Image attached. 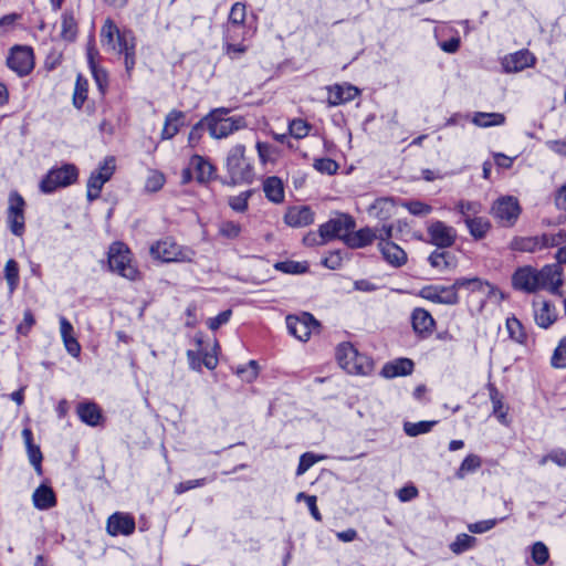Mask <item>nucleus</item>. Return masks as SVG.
<instances>
[{
    "instance_id": "nucleus-15",
    "label": "nucleus",
    "mask_w": 566,
    "mask_h": 566,
    "mask_svg": "<svg viewBox=\"0 0 566 566\" xmlns=\"http://www.w3.org/2000/svg\"><path fill=\"white\" fill-rule=\"evenodd\" d=\"M8 67L19 76L28 75L34 67L33 51L29 46H14L7 59Z\"/></svg>"
},
{
    "instance_id": "nucleus-6",
    "label": "nucleus",
    "mask_w": 566,
    "mask_h": 566,
    "mask_svg": "<svg viewBox=\"0 0 566 566\" xmlns=\"http://www.w3.org/2000/svg\"><path fill=\"white\" fill-rule=\"evenodd\" d=\"M108 265L113 272L132 281L139 275L129 249L122 242H115L109 247Z\"/></svg>"
},
{
    "instance_id": "nucleus-61",
    "label": "nucleus",
    "mask_w": 566,
    "mask_h": 566,
    "mask_svg": "<svg viewBox=\"0 0 566 566\" xmlns=\"http://www.w3.org/2000/svg\"><path fill=\"white\" fill-rule=\"evenodd\" d=\"M91 72H92V75L94 77V81L98 87V91L104 94L107 86H108V74L107 72L101 67V66H95L93 69H91Z\"/></svg>"
},
{
    "instance_id": "nucleus-57",
    "label": "nucleus",
    "mask_w": 566,
    "mask_h": 566,
    "mask_svg": "<svg viewBox=\"0 0 566 566\" xmlns=\"http://www.w3.org/2000/svg\"><path fill=\"white\" fill-rule=\"evenodd\" d=\"M310 128L311 126L303 119H293L289 125L290 134L296 139L306 137Z\"/></svg>"
},
{
    "instance_id": "nucleus-42",
    "label": "nucleus",
    "mask_w": 566,
    "mask_h": 566,
    "mask_svg": "<svg viewBox=\"0 0 566 566\" xmlns=\"http://www.w3.org/2000/svg\"><path fill=\"white\" fill-rule=\"evenodd\" d=\"M482 465V460L476 454H468L459 469L455 472V476L460 480L464 479L469 473L475 472Z\"/></svg>"
},
{
    "instance_id": "nucleus-36",
    "label": "nucleus",
    "mask_w": 566,
    "mask_h": 566,
    "mask_svg": "<svg viewBox=\"0 0 566 566\" xmlns=\"http://www.w3.org/2000/svg\"><path fill=\"white\" fill-rule=\"evenodd\" d=\"M77 415L84 423L91 427L97 426L102 419L101 409L94 402L80 403L77 406Z\"/></svg>"
},
{
    "instance_id": "nucleus-28",
    "label": "nucleus",
    "mask_w": 566,
    "mask_h": 566,
    "mask_svg": "<svg viewBox=\"0 0 566 566\" xmlns=\"http://www.w3.org/2000/svg\"><path fill=\"white\" fill-rule=\"evenodd\" d=\"M247 17V7L242 2H235L230 10L228 23L224 33L247 34L244 21Z\"/></svg>"
},
{
    "instance_id": "nucleus-44",
    "label": "nucleus",
    "mask_w": 566,
    "mask_h": 566,
    "mask_svg": "<svg viewBox=\"0 0 566 566\" xmlns=\"http://www.w3.org/2000/svg\"><path fill=\"white\" fill-rule=\"evenodd\" d=\"M88 93V81L82 74H78L75 82L73 93V105L76 108H81L87 98Z\"/></svg>"
},
{
    "instance_id": "nucleus-59",
    "label": "nucleus",
    "mask_w": 566,
    "mask_h": 566,
    "mask_svg": "<svg viewBox=\"0 0 566 566\" xmlns=\"http://www.w3.org/2000/svg\"><path fill=\"white\" fill-rule=\"evenodd\" d=\"M219 233L227 239H235L241 233V226L234 221H222L219 224Z\"/></svg>"
},
{
    "instance_id": "nucleus-8",
    "label": "nucleus",
    "mask_w": 566,
    "mask_h": 566,
    "mask_svg": "<svg viewBox=\"0 0 566 566\" xmlns=\"http://www.w3.org/2000/svg\"><path fill=\"white\" fill-rule=\"evenodd\" d=\"M78 177L77 168L72 164H65L59 168H52L40 182V190L43 193H52L56 189L67 187L75 182Z\"/></svg>"
},
{
    "instance_id": "nucleus-58",
    "label": "nucleus",
    "mask_w": 566,
    "mask_h": 566,
    "mask_svg": "<svg viewBox=\"0 0 566 566\" xmlns=\"http://www.w3.org/2000/svg\"><path fill=\"white\" fill-rule=\"evenodd\" d=\"M532 558L536 565H544L549 558L547 546L542 542H536L532 547Z\"/></svg>"
},
{
    "instance_id": "nucleus-19",
    "label": "nucleus",
    "mask_w": 566,
    "mask_h": 566,
    "mask_svg": "<svg viewBox=\"0 0 566 566\" xmlns=\"http://www.w3.org/2000/svg\"><path fill=\"white\" fill-rule=\"evenodd\" d=\"M430 242L438 248L451 247L457 238L455 230L442 221H434L428 227Z\"/></svg>"
},
{
    "instance_id": "nucleus-46",
    "label": "nucleus",
    "mask_w": 566,
    "mask_h": 566,
    "mask_svg": "<svg viewBox=\"0 0 566 566\" xmlns=\"http://www.w3.org/2000/svg\"><path fill=\"white\" fill-rule=\"evenodd\" d=\"M4 279L7 281L9 292L13 293L17 290L20 281L19 265L15 260L10 259L7 261L4 265Z\"/></svg>"
},
{
    "instance_id": "nucleus-13",
    "label": "nucleus",
    "mask_w": 566,
    "mask_h": 566,
    "mask_svg": "<svg viewBox=\"0 0 566 566\" xmlns=\"http://www.w3.org/2000/svg\"><path fill=\"white\" fill-rule=\"evenodd\" d=\"M563 234H543L542 237H516L510 248L520 252H535L543 248L556 247L562 242Z\"/></svg>"
},
{
    "instance_id": "nucleus-56",
    "label": "nucleus",
    "mask_w": 566,
    "mask_h": 566,
    "mask_svg": "<svg viewBox=\"0 0 566 566\" xmlns=\"http://www.w3.org/2000/svg\"><path fill=\"white\" fill-rule=\"evenodd\" d=\"M164 184H165V176L157 170H151V171H149V174L147 176V179L145 182V189L148 192H156L163 188Z\"/></svg>"
},
{
    "instance_id": "nucleus-18",
    "label": "nucleus",
    "mask_w": 566,
    "mask_h": 566,
    "mask_svg": "<svg viewBox=\"0 0 566 566\" xmlns=\"http://www.w3.org/2000/svg\"><path fill=\"white\" fill-rule=\"evenodd\" d=\"M135 518L128 513L115 512L107 518L106 531L111 536H129L135 531Z\"/></svg>"
},
{
    "instance_id": "nucleus-63",
    "label": "nucleus",
    "mask_w": 566,
    "mask_h": 566,
    "mask_svg": "<svg viewBox=\"0 0 566 566\" xmlns=\"http://www.w3.org/2000/svg\"><path fill=\"white\" fill-rule=\"evenodd\" d=\"M207 482H208V480L206 478L180 482L175 486V493L180 495V494L188 492L192 489L201 488V486L206 485Z\"/></svg>"
},
{
    "instance_id": "nucleus-21",
    "label": "nucleus",
    "mask_w": 566,
    "mask_h": 566,
    "mask_svg": "<svg viewBox=\"0 0 566 566\" xmlns=\"http://www.w3.org/2000/svg\"><path fill=\"white\" fill-rule=\"evenodd\" d=\"M411 325L413 332L421 338L429 337L436 326L432 315L422 307H417L411 312Z\"/></svg>"
},
{
    "instance_id": "nucleus-35",
    "label": "nucleus",
    "mask_w": 566,
    "mask_h": 566,
    "mask_svg": "<svg viewBox=\"0 0 566 566\" xmlns=\"http://www.w3.org/2000/svg\"><path fill=\"white\" fill-rule=\"evenodd\" d=\"M506 118L502 113L475 112L471 117L472 124L481 128L502 126Z\"/></svg>"
},
{
    "instance_id": "nucleus-30",
    "label": "nucleus",
    "mask_w": 566,
    "mask_h": 566,
    "mask_svg": "<svg viewBox=\"0 0 566 566\" xmlns=\"http://www.w3.org/2000/svg\"><path fill=\"white\" fill-rule=\"evenodd\" d=\"M377 237V232L368 227L359 229L358 231L347 232L344 237V242L352 249H359L369 245Z\"/></svg>"
},
{
    "instance_id": "nucleus-24",
    "label": "nucleus",
    "mask_w": 566,
    "mask_h": 566,
    "mask_svg": "<svg viewBox=\"0 0 566 566\" xmlns=\"http://www.w3.org/2000/svg\"><path fill=\"white\" fill-rule=\"evenodd\" d=\"M378 249L384 260L392 268H401L407 263V253L392 241H379Z\"/></svg>"
},
{
    "instance_id": "nucleus-5",
    "label": "nucleus",
    "mask_w": 566,
    "mask_h": 566,
    "mask_svg": "<svg viewBox=\"0 0 566 566\" xmlns=\"http://www.w3.org/2000/svg\"><path fill=\"white\" fill-rule=\"evenodd\" d=\"M149 253L153 259L165 263L192 262L196 255L191 248L180 245L171 238H165L153 243Z\"/></svg>"
},
{
    "instance_id": "nucleus-55",
    "label": "nucleus",
    "mask_w": 566,
    "mask_h": 566,
    "mask_svg": "<svg viewBox=\"0 0 566 566\" xmlns=\"http://www.w3.org/2000/svg\"><path fill=\"white\" fill-rule=\"evenodd\" d=\"M403 208H406L411 214L413 216H427L432 211V207L419 201V200H411V201H405L401 203Z\"/></svg>"
},
{
    "instance_id": "nucleus-43",
    "label": "nucleus",
    "mask_w": 566,
    "mask_h": 566,
    "mask_svg": "<svg viewBox=\"0 0 566 566\" xmlns=\"http://www.w3.org/2000/svg\"><path fill=\"white\" fill-rule=\"evenodd\" d=\"M475 543L476 538L474 536L462 533L457 535L455 539L450 543L449 548L453 554L460 555L474 547Z\"/></svg>"
},
{
    "instance_id": "nucleus-29",
    "label": "nucleus",
    "mask_w": 566,
    "mask_h": 566,
    "mask_svg": "<svg viewBox=\"0 0 566 566\" xmlns=\"http://www.w3.org/2000/svg\"><path fill=\"white\" fill-rule=\"evenodd\" d=\"M395 212V201L389 197L377 198L371 205L367 208V213L369 217L376 218L378 220L385 221L388 220Z\"/></svg>"
},
{
    "instance_id": "nucleus-60",
    "label": "nucleus",
    "mask_w": 566,
    "mask_h": 566,
    "mask_svg": "<svg viewBox=\"0 0 566 566\" xmlns=\"http://www.w3.org/2000/svg\"><path fill=\"white\" fill-rule=\"evenodd\" d=\"M506 517H501L500 520L492 518V520H485L476 523L469 524L468 528L471 533L474 534H482L490 530H492L499 522L504 521Z\"/></svg>"
},
{
    "instance_id": "nucleus-50",
    "label": "nucleus",
    "mask_w": 566,
    "mask_h": 566,
    "mask_svg": "<svg viewBox=\"0 0 566 566\" xmlns=\"http://www.w3.org/2000/svg\"><path fill=\"white\" fill-rule=\"evenodd\" d=\"M274 268L277 271L287 274H302L308 270L307 262H297V261H282L277 262Z\"/></svg>"
},
{
    "instance_id": "nucleus-12",
    "label": "nucleus",
    "mask_w": 566,
    "mask_h": 566,
    "mask_svg": "<svg viewBox=\"0 0 566 566\" xmlns=\"http://www.w3.org/2000/svg\"><path fill=\"white\" fill-rule=\"evenodd\" d=\"M520 213L518 200L513 196L501 197L491 207V214L504 227H512Z\"/></svg>"
},
{
    "instance_id": "nucleus-2",
    "label": "nucleus",
    "mask_w": 566,
    "mask_h": 566,
    "mask_svg": "<svg viewBox=\"0 0 566 566\" xmlns=\"http://www.w3.org/2000/svg\"><path fill=\"white\" fill-rule=\"evenodd\" d=\"M229 108L219 107L209 112L203 117L209 135L214 139L227 138L235 132L247 127V120L242 116H228Z\"/></svg>"
},
{
    "instance_id": "nucleus-27",
    "label": "nucleus",
    "mask_w": 566,
    "mask_h": 566,
    "mask_svg": "<svg viewBox=\"0 0 566 566\" xmlns=\"http://www.w3.org/2000/svg\"><path fill=\"white\" fill-rule=\"evenodd\" d=\"M328 91V104L332 106H336L343 103H347L353 101L355 97L359 95V91L357 87L350 84H335L333 86L327 87Z\"/></svg>"
},
{
    "instance_id": "nucleus-64",
    "label": "nucleus",
    "mask_w": 566,
    "mask_h": 566,
    "mask_svg": "<svg viewBox=\"0 0 566 566\" xmlns=\"http://www.w3.org/2000/svg\"><path fill=\"white\" fill-rule=\"evenodd\" d=\"M27 451H28V457H29L30 463L34 467L38 474H41L42 473V467H41L42 453H41L40 448L38 446L30 444L29 447H27Z\"/></svg>"
},
{
    "instance_id": "nucleus-16",
    "label": "nucleus",
    "mask_w": 566,
    "mask_h": 566,
    "mask_svg": "<svg viewBox=\"0 0 566 566\" xmlns=\"http://www.w3.org/2000/svg\"><path fill=\"white\" fill-rule=\"evenodd\" d=\"M319 228L327 242L336 238L344 241V237L347 235V232L355 228V220L348 214L338 213L335 218L321 224Z\"/></svg>"
},
{
    "instance_id": "nucleus-54",
    "label": "nucleus",
    "mask_w": 566,
    "mask_h": 566,
    "mask_svg": "<svg viewBox=\"0 0 566 566\" xmlns=\"http://www.w3.org/2000/svg\"><path fill=\"white\" fill-rule=\"evenodd\" d=\"M551 364L554 368H566V336L558 342L552 355Z\"/></svg>"
},
{
    "instance_id": "nucleus-25",
    "label": "nucleus",
    "mask_w": 566,
    "mask_h": 566,
    "mask_svg": "<svg viewBox=\"0 0 566 566\" xmlns=\"http://www.w3.org/2000/svg\"><path fill=\"white\" fill-rule=\"evenodd\" d=\"M284 221L293 228H302L314 222V212L307 206H295L287 209Z\"/></svg>"
},
{
    "instance_id": "nucleus-38",
    "label": "nucleus",
    "mask_w": 566,
    "mask_h": 566,
    "mask_svg": "<svg viewBox=\"0 0 566 566\" xmlns=\"http://www.w3.org/2000/svg\"><path fill=\"white\" fill-rule=\"evenodd\" d=\"M32 499H33L34 506L39 510L51 509L56 503L55 494H54L53 490L46 485L39 486L34 491Z\"/></svg>"
},
{
    "instance_id": "nucleus-26",
    "label": "nucleus",
    "mask_w": 566,
    "mask_h": 566,
    "mask_svg": "<svg viewBox=\"0 0 566 566\" xmlns=\"http://www.w3.org/2000/svg\"><path fill=\"white\" fill-rule=\"evenodd\" d=\"M245 34L242 33H224L223 35V53L230 60L240 59L248 50V45L244 44Z\"/></svg>"
},
{
    "instance_id": "nucleus-47",
    "label": "nucleus",
    "mask_w": 566,
    "mask_h": 566,
    "mask_svg": "<svg viewBox=\"0 0 566 566\" xmlns=\"http://www.w3.org/2000/svg\"><path fill=\"white\" fill-rule=\"evenodd\" d=\"M437 424V421L405 422L403 430L409 437L428 433Z\"/></svg>"
},
{
    "instance_id": "nucleus-49",
    "label": "nucleus",
    "mask_w": 566,
    "mask_h": 566,
    "mask_svg": "<svg viewBox=\"0 0 566 566\" xmlns=\"http://www.w3.org/2000/svg\"><path fill=\"white\" fill-rule=\"evenodd\" d=\"M255 148L258 151L259 160L262 165L265 166L269 163L275 161L277 149L274 146L264 142H256Z\"/></svg>"
},
{
    "instance_id": "nucleus-32",
    "label": "nucleus",
    "mask_w": 566,
    "mask_h": 566,
    "mask_svg": "<svg viewBox=\"0 0 566 566\" xmlns=\"http://www.w3.org/2000/svg\"><path fill=\"white\" fill-rule=\"evenodd\" d=\"M185 113L172 109L166 116L164 128L161 130L163 139H171L179 132L185 122Z\"/></svg>"
},
{
    "instance_id": "nucleus-31",
    "label": "nucleus",
    "mask_w": 566,
    "mask_h": 566,
    "mask_svg": "<svg viewBox=\"0 0 566 566\" xmlns=\"http://www.w3.org/2000/svg\"><path fill=\"white\" fill-rule=\"evenodd\" d=\"M413 361L409 358H398L384 365L381 375L385 378L408 376L413 371Z\"/></svg>"
},
{
    "instance_id": "nucleus-10",
    "label": "nucleus",
    "mask_w": 566,
    "mask_h": 566,
    "mask_svg": "<svg viewBox=\"0 0 566 566\" xmlns=\"http://www.w3.org/2000/svg\"><path fill=\"white\" fill-rule=\"evenodd\" d=\"M418 295L431 303L441 305H457L460 302L454 283L451 285L428 284L419 290Z\"/></svg>"
},
{
    "instance_id": "nucleus-14",
    "label": "nucleus",
    "mask_w": 566,
    "mask_h": 566,
    "mask_svg": "<svg viewBox=\"0 0 566 566\" xmlns=\"http://www.w3.org/2000/svg\"><path fill=\"white\" fill-rule=\"evenodd\" d=\"M318 326V322L310 313L286 316L289 333L301 342L308 340L312 333L316 331Z\"/></svg>"
},
{
    "instance_id": "nucleus-37",
    "label": "nucleus",
    "mask_w": 566,
    "mask_h": 566,
    "mask_svg": "<svg viewBox=\"0 0 566 566\" xmlns=\"http://www.w3.org/2000/svg\"><path fill=\"white\" fill-rule=\"evenodd\" d=\"M263 191L265 197L274 202L280 203L284 200V187L280 178L272 176L268 177L263 182Z\"/></svg>"
},
{
    "instance_id": "nucleus-51",
    "label": "nucleus",
    "mask_w": 566,
    "mask_h": 566,
    "mask_svg": "<svg viewBox=\"0 0 566 566\" xmlns=\"http://www.w3.org/2000/svg\"><path fill=\"white\" fill-rule=\"evenodd\" d=\"M506 328L510 334V337L516 343L524 344L526 340V334L524 332L522 323L515 318L511 317L506 321Z\"/></svg>"
},
{
    "instance_id": "nucleus-20",
    "label": "nucleus",
    "mask_w": 566,
    "mask_h": 566,
    "mask_svg": "<svg viewBox=\"0 0 566 566\" xmlns=\"http://www.w3.org/2000/svg\"><path fill=\"white\" fill-rule=\"evenodd\" d=\"M536 57L528 50H520L504 56L502 66L506 73L521 72L526 67L534 66Z\"/></svg>"
},
{
    "instance_id": "nucleus-3",
    "label": "nucleus",
    "mask_w": 566,
    "mask_h": 566,
    "mask_svg": "<svg viewBox=\"0 0 566 566\" xmlns=\"http://www.w3.org/2000/svg\"><path fill=\"white\" fill-rule=\"evenodd\" d=\"M226 170L232 185L252 184L254 167L251 158L245 155V146H232L226 157Z\"/></svg>"
},
{
    "instance_id": "nucleus-41",
    "label": "nucleus",
    "mask_w": 566,
    "mask_h": 566,
    "mask_svg": "<svg viewBox=\"0 0 566 566\" xmlns=\"http://www.w3.org/2000/svg\"><path fill=\"white\" fill-rule=\"evenodd\" d=\"M465 224L470 234L475 240L483 239L491 229L489 219L484 217H474L472 219H468L465 220Z\"/></svg>"
},
{
    "instance_id": "nucleus-34",
    "label": "nucleus",
    "mask_w": 566,
    "mask_h": 566,
    "mask_svg": "<svg viewBox=\"0 0 566 566\" xmlns=\"http://www.w3.org/2000/svg\"><path fill=\"white\" fill-rule=\"evenodd\" d=\"M189 166L196 172V178L199 182L210 180L214 171L213 166L199 155H193L190 158Z\"/></svg>"
},
{
    "instance_id": "nucleus-9",
    "label": "nucleus",
    "mask_w": 566,
    "mask_h": 566,
    "mask_svg": "<svg viewBox=\"0 0 566 566\" xmlns=\"http://www.w3.org/2000/svg\"><path fill=\"white\" fill-rule=\"evenodd\" d=\"M25 201L18 191H11L8 198L6 221L15 237H22L25 231Z\"/></svg>"
},
{
    "instance_id": "nucleus-7",
    "label": "nucleus",
    "mask_w": 566,
    "mask_h": 566,
    "mask_svg": "<svg viewBox=\"0 0 566 566\" xmlns=\"http://www.w3.org/2000/svg\"><path fill=\"white\" fill-rule=\"evenodd\" d=\"M196 349L187 350L189 367L192 370L200 371L202 365L212 370L218 365L219 344L214 339L210 348L203 346V337L200 333L195 335Z\"/></svg>"
},
{
    "instance_id": "nucleus-39",
    "label": "nucleus",
    "mask_w": 566,
    "mask_h": 566,
    "mask_svg": "<svg viewBox=\"0 0 566 566\" xmlns=\"http://www.w3.org/2000/svg\"><path fill=\"white\" fill-rule=\"evenodd\" d=\"M428 260L432 268L440 271L454 269L457 265L455 256L446 251H434L429 255Z\"/></svg>"
},
{
    "instance_id": "nucleus-33",
    "label": "nucleus",
    "mask_w": 566,
    "mask_h": 566,
    "mask_svg": "<svg viewBox=\"0 0 566 566\" xmlns=\"http://www.w3.org/2000/svg\"><path fill=\"white\" fill-rule=\"evenodd\" d=\"M489 394H490V400L492 402L493 408V415L497 418V420L507 426V410L509 407L504 402L503 395L500 394V391L496 389L495 386L489 385Z\"/></svg>"
},
{
    "instance_id": "nucleus-53",
    "label": "nucleus",
    "mask_w": 566,
    "mask_h": 566,
    "mask_svg": "<svg viewBox=\"0 0 566 566\" xmlns=\"http://www.w3.org/2000/svg\"><path fill=\"white\" fill-rule=\"evenodd\" d=\"M251 196L252 190L242 191L237 196L229 197L228 203L233 211L242 213L248 209V202Z\"/></svg>"
},
{
    "instance_id": "nucleus-48",
    "label": "nucleus",
    "mask_w": 566,
    "mask_h": 566,
    "mask_svg": "<svg viewBox=\"0 0 566 566\" xmlns=\"http://www.w3.org/2000/svg\"><path fill=\"white\" fill-rule=\"evenodd\" d=\"M457 210L461 216H463L465 221L468 219L479 217V213L482 212V205L479 201L461 200L457 205Z\"/></svg>"
},
{
    "instance_id": "nucleus-4",
    "label": "nucleus",
    "mask_w": 566,
    "mask_h": 566,
    "mask_svg": "<svg viewBox=\"0 0 566 566\" xmlns=\"http://www.w3.org/2000/svg\"><path fill=\"white\" fill-rule=\"evenodd\" d=\"M336 358L339 366L352 375H369L373 371V360L358 353L350 343H342L336 349Z\"/></svg>"
},
{
    "instance_id": "nucleus-17",
    "label": "nucleus",
    "mask_w": 566,
    "mask_h": 566,
    "mask_svg": "<svg viewBox=\"0 0 566 566\" xmlns=\"http://www.w3.org/2000/svg\"><path fill=\"white\" fill-rule=\"evenodd\" d=\"M116 50L119 54L125 56V69L127 73H130L136 63V38L132 30H122L116 40Z\"/></svg>"
},
{
    "instance_id": "nucleus-45",
    "label": "nucleus",
    "mask_w": 566,
    "mask_h": 566,
    "mask_svg": "<svg viewBox=\"0 0 566 566\" xmlns=\"http://www.w3.org/2000/svg\"><path fill=\"white\" fill-rule=\"evenodd\" d=\"M77 34V24L71 12L62 14L61 36L66 41H73Z\"/></svg>"
},
{
    "instance_id": "nucleus-52",
    "label": "nucleus",
    "mask_w": 566,
    "mask_h": 566,
    "mask_svg": "<svg viewBox=\"0 0 566 566\" xmlns=\"http://www.w3.org/2000/svg\"><path fill=\"white\" fill-rule=\"evenodd\" d=\"M326 459L325 455H318L313 452H305L300 457V462L296 469V475H303L315 463Z\"/></svg>"
},
{
    "instance_id": "nucleus-62",
    "label": "nucleus",
    "mask_w": 566,
    "mask_h": 566,
    "mask_svg": "<svg viewBox=\"0 0 566 566\" xmlns=\"http://www.w3.org/2000/svg\"><path fill=\"white\" fill-rule=\"evenodd\" d=\"M314 168L322 174L333 175L337 171L338 165L331 158H319L314 161Z\"/></svg>"
},
{
    "instance_id": "nucleus-22",
    "label": "nucleus",
    "mask_w": 566,
    "mask_h": 566,
    "mask_svg": "<svg viewBox=\"0 0 566 566\" xmlns=\"http://www.w3.org/2000/svg\"><path fill=\"white\" fill-rule=\"evenodd\" d=\"M533 313L536 324L542 328H548L557 319L555 306L546 300H535L533 302Z\"/></svg>"
},
{
    "instance_id": "nucleus-1",
    "label": "nucleus",
    "mask_w": 566,
    "mask_h": 566,
    "mask_svg": "<svg viewBox=\"0 0 566 566\" xmlns=\"http://www.w3.org/2000/svg\"><path fill=\"white\" fill-rule=\"evenodd\" d=\"M512 284L514 289L526 293L547 289L554 294H559L563 280L560 271L555 265H546L541 270L527 265L514 272Z\"/></svg>"
},
{
    "instance_id": "nucleus-23",
    "label": "nucleus",
    "mask_w": 566,
    "mask_h": 566,
    "mask_svg": "<svg viewBox=\"0 0 566 566\" xmlns=\"http://www.w3.org/2000/svg\"><path fill=\"white\" fill-rule=\"evenodd\" d=\"M454 285L457 293L459 292V290H465L469 293L480 292L484 294L486 297H490L496 292V289L491 283L478 276L458 277L454 280Z\"/></svg>"
},
{
    "instance_id": "nucleus-40",
    "label": "nucleus",
    "mask_w": 566,
    "mask_h": 566,
    "mask_svg": "<svg viewBox=\"0 0 566 566\" xmlns=\"http://www.w3.org/2000/svg\"><path fill=\"white\" fill-rule=\"evenodd\" d=\"M122 31L116 27V24L107 19L101 29V42L104 46H107L108 50H116V40L118 39V34Z\"/></svg>"
},
{
    "instance_id": "nucleus-11",
    "label": "nucleus",
    "mask_w": 566,
    "mask_h": 566,
    "mask_svg": "<svg viewBox=\"0 0 566 566\" xmlns=\"http://www.w3.org/2000/svg\"><path fill=\"white\" fill-rule=\"evenodd\" d=\"M115 171V159L114 157H107L94 170L87 180L86 197L88 201L97 199L101 195L103 186L111 179Z\"/></svg>"
}]
</instances>
